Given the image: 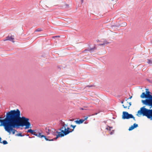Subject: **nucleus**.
I'll list each match as a JSON object with an SVG mask.
<instances>
[{
	"label": "nucleus",
	"mask_w": 152,
	"mask_h": 152,
	"mask_svg": "<svg viewBox=\"0 0 152 152\" xmlns=\"http://www.w3.org/2000/svg\"><path fill=\"white\" fill-rule=\"evenodd\" d=\"M74 129H72L70 130V133L74 131Z\"/></svg>",
	"instance_id": "31"
},
{
	"label": "nucleus",
	"mask_w": 152,
	"mask_h": 152,
	"mask_svg": "<svg viewBox=\"0 0 152 152\" xmlns=\"http://www.w3.org/2000/svg\"><path fill=\"white\" fill-rule=\"evenodd\" d=\"M92 86H86L85 87V88H86L87 87H88L89 88H90V87H92Z\"/></svg>",
	"instance_id": "28"
},
{
	"label": "nucleus",
	"mask_w": 152,
	"mask_h": 152,
	"mask_svg": "<svg viewBox=\"0 0 152 152\" xmlns=\"http://www.w3.org/2000/svg\"><path fill=\"white\" fill-rule=\"evenodd\" d=\"M147 62L149 64H152V61L149 59H148V61Z\"/></svg>",
	"instance_id": "21"
},
{
	"label": "nucleus",
	"mask_w": 152,
	"mask_h": 152,
	"mask_svg": "<svg viewBox=\"0 0 152 152\" xmlns=\"http://www.w3.org/2000/svg\"><path fill=\"white\" fill-rule=\"evenodd\" d=\"M25 135L26 136H29V135L28 134H26L24 135Z\"/></svg>",
	"instance_id": "37"
},
{
	"label": "nucleus",
	"mask_w": 152,
	"mask_h": 152,
	"mask_svg": "<svg viewBox=\"0 0 152 152\" xmlns=\"http://www.w3.org/2000/svg\"><path fill=\"white\" fill-rule=\"evenodd\" d=\"M29 119L23 116L20 117V111L17 109V112L4 128L5 131L9 133L12 132L13 134H15L16 130L14 128H19L20 126H25V129L30 128L31 126Z\"/></svg>",
	"instance_id": "1"
},
{
	"label": "nucleus",
	"mask_w": 152,
	"mask_h": 152,
	"mask_svg": "<svg viewBox=\"0 0 152 152\" xmlns=\"http://www.w3.org/2000/svg\"><path fill=\"white\" fill-rule=\"evenodd\" d=\"M124 102V101H122L121 102V103L123 104Z\"/></svg>",
	"instance_id": "40"
},
{
	"label": "nucleus",
	"mask_w": 152,
	"mask_h": 152,
	"mask_svg": "<svg viewBox=\"0 0 152 152\" xmlns=\"http://www.w3.org/2000/svg\"><path fill=\"white\" fill-rule=\"evenodd\" d=\"M32 137H29V138H32Z\"/></svg>",
	"instance_id": "39"
},
{
	"label": "nucleus",
	"mask_w": 152,
	"mask_h": 152,
	"mask_svg": "<svg viewBox=\"0 0 152 152\" xmlns=\"http://www.w3.org/2000/svg\"><path fill=\"white\" fill-rule=\"evenodd\" d=\"M70 126L73 128V129H74L76 126V125H73L72 124L70 125Z\"/></svg>",
	"instance_id": "24"
},
{
	"label": "nucleus",
	"mask_w": 152,
	"mask_h": 152,
	"mask_svg": "<svg viewBox=\"0 0 152 152\" xmlns=\"http://www.w3.org/2000/svg\"><path fill=\"white\" fill-rule=\"evenodd\" d=\"M1 143H3L4 145H6L8 143L7 141L5 140H3L2 142H1Z\"/></svg>",
	"instance_id": "19"
},
{
	"label": "nucleus",
	"mask_w": 152,
	"mask_h": 152,
	"mask_svg": "<svg viewBox=\"0 0 152 152\" xmlns=\"http://www.w3.org/2000/svg\"><path fill=\"white\" fill-rule=\"evenodd\" d=\"M1 138L0 137V142H1Z\"/></svg>",
	"instance_id": "36"
},
{
	"label": "nucleus",
	"mask_w": 152,
	"mask_h": 152,
	"mask_svg": "<svg viewBox=\"0 0 152 152\" xmlns=\"http://www.w3.org/2000/svg\"><path fill=\"white\" fill-rule=\"evenodd\" d=\"M70 128L69 127L66 128L64 129V131L63 130L62 131L63 132V133H61V132H59V134H58L56 135V139H57L59 137H62L64 136L65 135L68 134L70 133Z\"/></svg>",
	"instance_id": "5"
},
{
	"label": "nucleus",
	"mask_w": 152,
	"mask_h": 152,
	"mask_svg": "<svg viewBox=\"0 0 152 152\" xmlns=\"http://www.w3.org/2000/svg\"><path fill=\"white\" fill-rule=\"evenodd\" d=\"M137 113L140 115L145 116L148 118L152 120V109H147L145 108V106H144L140 108Z\"/></svg>",
	"instance_id": "3"
},
{
	"label": "nucleus",
	"mask_w": 152,
	"mask_h": 152,
	"mask_svg": "<svg viewBox=\"0 0 152 152\" xmlns=\"http://www.w3.org/2000/svg\"><path fill=\"white\" fill-rule=\"evenodd\" d=\"M51 128L46 127L45 129V131L47 135L50 134L51 129Z\"/></svg>",
	"instance_id": "14"
},
{
	"label": "nucleus",
	"mask_w": 152,
	"mask_h": 152,
	"mask_svg": "<svg viewBox=\"0 0 152 152\" xmlns=\"http://www.w3.org/2000/svg\"><path fill=\"white\" fill-rule=\"evenodd\" d=\"M114 130H113L112 131L110 132V134H112L114 133Z\"/></svg>",
	"instance_id": "25"
},
{
	"label": "nucleus",
	"mask_w": 152,
	"mask_h": 152,
	"mask_svg": "<svg viewBox=\"0 0 152 152\" xmlns=\"http://www.w3.org/2000/svg\"><path fill=\"white\" fill-rule=\"evenodd\" d=\"M90 115H88L87 117H85V118L84 119H80L79 120H76L75 121V122L76 124H80L82 123L85 120H86L88 117L90 116Z\"/></svg>",
	"instance_id": "8"
},
{
	"label": "nucleus",
	"mask_w": 152,
	"mask_h": 152,
	"mask_svg": "<svg viewBox=\"0 0 152 152\" xmlns=\"http://www.w3.org/2000/svg\"><path fill=\"white\" fill-rule=\"evenodd\" d=\"M66 7H68L69 6V5L68 4H66Z\"/></svg>",
	"instance_id": "35"
},
{
	"label": "nucleus",
	"mask_w": 152,
	"mask_h": 152,
	"mask_svg": "<svg viewBox=\"0 0 152 152\" xmlns=\"http://www.w3.org/2000/svg\"><path fill=\"white\" fill-rule=\"evenodd\" d=\"M16 112L17 110L8 112L6 114V117L4 119H1L3 118L0 117V126H3L4 128Z\"/></svg>",
	"instance_id": "2"
},
{
	"label": "nucleus",
	"mask_w": 152,
	"mask_h": 152,
	"mask_svg": "<svg viewBox=\"0 0 152 152\" xmlns=\"http://www.w3.org/2000/svg\"><path fill=\"white\" fill-rule=\"evenodd\" d=\"M74 120V119H70L69 120V121H73Z\"/></svg>",
	"instance_id": "33"
},
{
	"label": "nucleus",
	"mask_w": 152,
	"mask_h": 152,
	"mask_svg": "<svg viewBox=\"0 0 152 152\" xmlns=\"http://www.w3.org/2000/svg\"><path fill=\"white\" fill-rule=\"evenodd\" d=\"M27 132L28 133H30L31 134L37 136L38 137V132L37 133L36 132H35L34 130H33L31 129H28L27 131Z\"/></svg>",
	"instance_id": "9"
},
{
	"label": "nucleus",
	"mask_w": 152,
	"mask_h": 152,
	"mask_svg": "<svg viewBox=\"0 0 152 152\" xmlns=\"http://www.w3.org/2000/svg\"><path fill=\"white\" fill-rule=\"evenodd\" d=\"M146 98L147 99L145 100H142V103L145 105L151 106L152 107V95L151 93L148 91V89H146Z\"/></svg>",
	"instance_id": "4"
},
{
	"label": "nucleus",
	"mask_w": 152,
	"mask_h": 152,
	"mask_svg": "<svg viewBox=\"0 0 152 152\" xmlns=\"http://www.w3.org/2000/svg\"><path fill=\"white\" fill-rule=\"evenodd\" d=\"M134 126H133V125L132 126H131V127H129V130L130 131H131L133 129H134Z\"/></svg>",
	"instance_id": "20"
},
{
	"label": "nucleus",
	"mask_w": 152,
	"mask_h": 152,
	"mask_svg": "<svg viewBox=\"0 0 152 152\" xmlns=\"http://www.w3.org/2000/svg\"><path fill=\"white\" fill-rule=\"evenodd\" d=\"M122 118L124 119L133 118L134 120L136 121L135 118L132 114H129L127 112L124 111L123 112Z\"/></svg>",
	"instance_id": "6"
},
{
	"label": "nucleus",
	"mask_w": 152,
	"mask_h": 152,
	"mask_svg": "<svg viewBox=\"0 0 152 152\" xmlns=\"http://www.w3.org/2000/svg\"><path fill=\"white\" fill-rule=\"evenodd\" d=\"M113 129L112 127H110L109 126H107V127L106 128V129L107 130H111V129Z\"/></svg>",
	"instance_id": "17"
},
{
	"label": "nucleus",
	"mask_w": 152,
	"mask_h": 152,
	"mask_svg": "<svg viewBox=\"0 0 152 152\" xmlns=\"http://www.w3.org/2000/svg\"><path fill=\"white\" fill-rule=\"evenodd\" d=\"M51 130L50 134H52L53 135L56 136L57 135L56 134V133H58V134H59V132L56 131V130L54 129L51 128Z\"/></svg>",
	"instance_id": "11"
},
{
	"label": "nucleus",
	"mask_w": 152,
	"mask_h": 152,
	"mask_svg": "<svg viewBox=\"0 0 152 152\" xmlns=\"http://www.w3.org/2000/svg\"><path fill=\"white\" fill-rule=\"evenodd\" d=\"M59 37V36H56V37Z\"/></svg>",
	"instance_id": "41"
},
{
	"label": "nucleus",
	"mask_w": 152,
	"mask_h": 152,
	"mask_svg": "<svg viewBox=\"0 0 152 152\" xmlns=\"http://www.w3.org/2000/svg\"><path fill=\"white\" fill-rule=\"evenodd\" d=\"M14 39V38L12 37V36H8V37H7L6 38V39L4 40H9L11 41H12L13 42H14V41H13V40Z\"/></svg>",
	"instance_id": "13"
},
{
	"label": "nucleus",
	"mask_w": 152,
	"mask_h": 152,
	"mask_svg": "<svg viewBox=\"0 0 152 152\" xmlns=\"http://www.w3.org/2000/svg\"><path fill=\"white\" fill-rule=\"evenodd\" d=\"M123 106L124 108H126L127 107V106H125L124 104L123 105Z\"/></svg>",
	"instance_id": "30"
},
{
	"label": "nucleus",
	"mask_w": 152,
	"mask_h": 152,
	"mask_svg": "<svg viewBox=\"0 0 152 152\" xmlns=\"http://www.w3.org/2000/svg\"><path fill=\"white\" fill-rule=\"evenodd\" d=\"M128 103V102H127V104Z\"/></svg>",
	"instance_id": "43"
},
{
	"label": "nucleus",
	"mask_w": 152,
	"mask_h": 152,
	"mask_svg": "<svg viewBox=\"0 0 152 152\" xmlns=\"http://www.w3.org/2000/svg\"><path fill=\"white\" fill-rule=\"evenodd\" d=\"M98 113H95L94 114H92V115H97Z\"/></svg>",
	"instance_id": "34"
},
{
	"label": "nucleus",
	"mask_w": 152,
	"mask_h": 152,
	"mask_svg": "<svg viewBox=\"0 0 152 152\" xmlns=\"http://www.w3.org/2000/svg\"><path fill=\"white\" fill-rule=\"evenodd\" d=\"M99 41V40H97V42H98Z\"/></svg>",
	"instance_id": "42"
},
{
	"label": "nucleus",
	"mask_w": 152,
	"mask_h": 152,
	"mask_svg": "<svg viewBox=\"0 0 152 152\" xmlns=\"http://www.w3.org/2000/svg\"><path fill=\"white\" fill-rule=\"evenodd\" d=\"M103 44H104V45L106 44H109L110 43L109 42H108L107 41L105 40L103 42Z\"/></svg>",
	"instance_id": "23"
},
{
	"label": "nucleus",
	"mask_w": 152,
	"mask_h": 152,
	"mask_svg": "<svg viewBox=\"0 0 152 152\" xmlns=\"http://www.w3.org/2000/svg\"><path fill=\"white\" fill-rule=\"evenodd\" d=\"M132 96H130L129 98H127V99H126V101H127V100H128V99H131L132 98Z\"/></svg>",
	"instance_id": "29"
},
{
	"label": "nucleus",
	"mask_w": 152,
	"mask_h": 152,
	"mask_svg": "<svg viewBox=\"0 0 152 152\" xmlns=\"http://www.w3.org/2000/svg\"><path fill=\"white\" fill-rule=\"evenodd\" d=\"M66 124L64 123V124H62V126L59 129H58V130L61 131L60 132H61V133H63V132H62V130L63 131L64 130V129L66 128Z\"/></svg>",
	"instance_id": "12"
},
{
	"label": "nucleus",
	"mask_w": 152,
	"mask_h": 152,
	"mask_svg": "<svg viewBox=\"0 0 152 152\" xmlns=\"http://www.w3.org/2000/svg\"><path fill=\"white\" fill-rule=\"evenodd\" d=\"M80 109L81 110H86V109H84V108H80Z\"/></svg>",
	"instance_id": "32"
},
{
	"label": "nucleus",
	"mask_w": 152,
	"mask_h": 152,
	"mask_svg": "<svg viewBox=\"0 0 152 152\" xmlns=\"http://www.w3.org/2000/svg\"><path fill=\"white\" fill-rule=\"evenodd\" d=\"M146 95L145 92H143L140 96V97L142 98H146Z\"/></svg>",
	"instance_id": "15"
},
{
	"label": "nucleus",
	"mask_w": 152,
	"mask_h": 152,
	"mask_svg": "<svg viewBox=\"0 0 152 152\" xmlns=\"http://www.w3.org/2000/svg\"><path fill=\"white\" fill-rule=\"evenodd\" d=\"M38 137H39V138H42V137H44L45 139L46 140V141H54V140H56V139H56V137L55 138H54L53 139H48V138H49L50 137H48H48H46V136L44 135H41V133L40 132H38Z\"/></svg>",
	"instance_id": "7"
},
{
	"label": "nucleus",
	"mask_w": 152,
	"mask_h": 152,
	"mask_svg": "<svg viewBox=\"0 0 152 152\" xmlns=\"http://www.w3.org/2000/svg\"><path fill=\"white\" fill-rule=\"evenodd\" d=\"M42 30V29L41 28H37V29H36L35 30V32L37 31V32H39L41 31Z\"/></svg>",
	"instance_id": "16"
},
{
	"label": "nucleus",
	"mask_w": 152,
	"mask_h": 152,
	"mask_svg": "<svg viewBox=\"0 0 152 152\" xmlns=\"http://www.w3.org/2000/svg\"><path fill=\"white\" fill-rule=\"evenodd\" d=\"M133 126H134V128H136L138 126V124H137L136 123L134 124Z\"/></svg>",
	"instance_id": "22"
},
{
	"label": "nucleus",
	"mask_w": 152,
	"mask_h": 152,
	"mask_svg": "<svg viewBox=\"0 0 152 152\" xmlns=\"http://www.w3.org/2000/svg\"><path fill=\"white\" fill-rule=\"evenodd\" d=\"M129 106H128V109H129V107L131 106L132 105L131 104V102H130L129 103Z\"/></svg>",
	"instance_id": "27"
},
{
	"label": "nucleus",
	"mask_w": 152,
	"mask_h": 152,
	"mask_svg": "<svg viewBox=\"0 0 152 152\" xmlns=\"http://www.w3.org/2000/svg\"><path fill=\"white\" fill-rule=\"evenodd\" d=\"M99 46H101L102 45H104V44L102 43V44H100L98 45Z\"/></svg>",
	"instance_id": "26"
},
{
	"label": "nucleus",
	"mask_w": 152,
	"mask_h": 152,
	"mask_svg": "<svg viewBox=\"0 0 152 152\" xmlns=\"http://www.w3.org/2000/svg\"><path fill=\"white\" fill-rule=\"evenodd\" d=\"M96 47L95 46H94V47L91 48H87L85 50L83 51V53L87 52L88 51L91 52L92 50H96Z\"/></svg>",
	"instance_id": "10"
},
{
	"label": "nucleus",
	"mask_w": 152,
	"mask_h": 152,
	"mask_svg": "<svg viewBox=\"0 0 152 152\" xmlns=\"http://www.w3.org/2000/svg\"><path fill=\"white\" fill-rule=\"evenodd\" d=\"M16 136H18L23 137L25 136L24 135H23L21 133H19L15 135Z\"/></svg>",
	"instance_id": "18"
},
{
	"label": "nucleus",
	"mask_w": 152,
	"mask_h": 152,
	"mask_svg": "<svg viewBox=\"0 0 152 152\" xmlns=\"http://www.w3.org/2000/svg\"><path fill=\"white\" fill-rule=\"evenodd\" d=\"M81 3H82L83 2V0H81Z\"/></svg>",
	"instance_id": "38"
}]
</instances>
